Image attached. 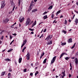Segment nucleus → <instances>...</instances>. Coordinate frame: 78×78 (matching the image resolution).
Listing matches in <instances>:
<instances>
[{
    "instance_id": "nucleus-1",
    "label": "nucleus",
    "mask_w": 78,
    "mask_h": 78,
    "mask_svg": "<svg viewBox=\"0 0 78 78\" xmlns=\"http://www.w3.org/2000/svg\"><path fill=\"white\" fill-rule=\"evenodd\" d=\"M52 37H53L52 35H49L45 39V40L48 41L47 43V45H50L52 44V41H50Z\"/></svg>"
},
{
    "instance_id": "nucleus-2",
    "label": "nucleus",
    "mask_w": 78,
    "mask_h": 78,
    "mask_svg": "<svg viewBox=\"0 0 78 78\" xmlns=\"http://www.w3.org/2000/svg\"><path fill=\"white\" fill-rule=\"evenodd\" d=\"M31 22V20L30 18H28L27 19L26 21V26H27V25H30V22Z\"/></svg>"
},
{
    "instance_id": "nucleus-3",
    "label": "nucleus",
    "mask_w": 78,
    "mask_h": 78,
    "mask_svg": "<svg viewBox=\"0 0 78 78\" xmlns=\"http://www.w3.org/2000/svg\"><path fill=\"white\" fill-rule=\"evenodd\" d=\"M5 5H6V4L5 3V1H2L1 8H3L5 6Z\"/></svg>"
},
{
    "instance_id": "nucleus-4",
    "label": "nucleus",
    "mask_w": 78,
    "mask_h": 78,
    "mask_svg": "<svg viewBox=\"0 0 78 78\" xmlns=\"http://www.w3.org/2000/svg\"><path fill=\"white\" fill-rule=\"evenodd\" d=\"M56 56H55L52 59V60H51V64H52L55 61V60H56Z\"/></svg>"
},
{
    "instance_id": "nucleus-5",
    "label": "nucleus",
    "mask_w": 78,
    "mask_h": 78,
    "mask_svg": "<svg viewBox=\"0 0 78 78\" xmlns=\"http://www.w3.org/2000/svg\"><path fill=\"white\" fill-rule=\"evenodd\" d=\"M65 71H64V72H62L61 73V76L62 78H64V76H66V74H65Z\"/></svg>"
},
{
    "instance_id": "nucleus-6",
    "label": "nucleus",
    "mask_w": 78,
    "mask_h": 78,
    "mask_svg": "<svg viewBox=\"0 0 78 78\" xmlns=\"http://www.w3.org/2000/svg\"><path fill=\"white\" fill-rule=\"evenodd\" d=\"M26 56H27V60H29L30 58V54H29V53H27V54L26 55Z\"/></svg>"
},
{
    "instance_id": "nucleus-7",
    "label": "nucleus",
    "mask_w": 78,
    "mask_h": 78,
    "mask_svg": "<svg viewBox=\"0 0 78 78\" xmlns=\"http://www.w3.org/2000/svg\"><path fill=\"white\" fill-rule=\"evenodd\" d=\"M19 6L20 5H22V4H23V2H22V0H19Z\"/></svg>"
},
{
    "instance_id": "nucleus-8",
    "label": "nucleus",
    "mask_w": 78,
    "mask_h": 78,
    "mask_svg": "<svg viewBox=\"0 0 78 78\" xmlns=\"http://www.w3.org/2000/svg\"><path fill=\"white\" fill-rule=\"evenodd\" d=\"M68 42L69 43L72 42V38H70L68 40Z\"/></svg>"
},
{
    "instance_id": "nucleus-9",
    "label": "nucleus",
    "mask_w": 78,
    "mask_h": 78,
    "mask_svg": "<svg viewBox=\"0 0 78 78\" xmlns=\"http://www.w3.org/2000/svg\"><path fill=\"white\" fill-rule=\"evenodd\" d=\"M75 63L76 64V65H78V59L76 58L75 59Z\"/></svg>"
},
{
    "instance_id": "nucleus-10",
    "label": "nucleus",
    "mask_w": 78,
    "mask_h": 78,
    "mask_svg": "<svg viewBox=\"0 0 78 78\" xmlns=\"http://www.w3.org/2000/svg\"><path fill=\"white\" fill-rule=\"evenodd\" d=\"M36 20H35L34 23L33 24L32 26V27H34V26L36 25Z\"/></svg>"
},
{
    "instance_id": "nucleus-11",
    "label": "nucleus",
    "mask_w": 78,
    "mask_h": 78,
    "mask_svg": "<svg viewBox=\"0 0 78 78\" xmlns=\"http://www.w3.org/2000/svg\"><path fill=\"white\" fill-rule=\"evenodd\" d=\"M24 17H23L22 19H21V20H20V19L19 20L20 21V22L21 23V22H23V20H24Z\"/></svg>"
},
{
    "instance_id": "nucleus-12",
    "label": "nucleus",
    "mask_w": 78,
    "mask_h": 78,
    "mask_svg": "<svg viewBox=\"0 0 78 78\" xmlns=\"http://www.w3.org/2000/svg\"><path fill=\"white\" fill-rule=\"evenodd\" d=\"M75 22L76 25H77V24L78 23V19H77L75 20Z\"/></svg>"
},
{
    "instance_id": "nucleus-13",
    "label": "nucleus",
    "mask_w": 78,
    "mask_h": 78,
    "mask_svg": "<svg viewBox=\"0 0 78 78\" xmlns=\"http://www.w3.org/2000/svg\"><path fill=\"white\" fill-rule=\"evenodd\" d=\"M27 40H25L24 41L23 44L25 45V44L27 43Z\"/></svg>"
},
{
    "instance_id": "nucleus-14",
    "label": "nucleus",
    "mask_w": 78,
    "mask_h": 78,
    "mask_svg": "<svg viewBox=\"0 0 78 78\" xmlns=\"http://www.w3.org/2000/svg\"><path fill=\"white\" fill-rule=\"evenodd\" d=\"M4 60L5 61H11V60L9 58H6L4 59Z\"/></svg>"
},
{
    "instance_id": "nucleus-15",
    "label": "nucleus",
    "mask_w": 78,
    "mask_h": 78,
    "mask_svg": "<svg viewBox=\"0 0 78 78\" xmlns=\"http://www.w3.org/2000/svg\"><path fill=\"white\" fill-rule=\"evenodd\" d=\"M47 18H48L47 15H45V16H44L43 17V19L44 20L46 19H47Z\"/></svg>"
},
{
    "instance_id": "nucleus-16",
    "label": "nucleus",
    "mask_w": 78,
    "mask_h": 78,
    "mask_svg": "<svg viewBox=\"0 0 78 78\" xmlns=\"http://www.w3.org/2000/svg\"><path fill=\"white\" fill-rule=\"evenodd\" d=\"M22 58H20L19 59V63H21V61H22Z\"/></svg>"
},
{
    "instance_id": "nucleus-17",
    "label": "nucleus",
    "mask_w": 78,
    "mask_h": 78,
    "mask_svg": "<svg viewBox=\"0 0 78 78\" xmlns=\"http://www.w3.org/2000/svg\"><path fill=\"white\" fill-rule=\"evenodd\" d=\"M37 11V9H36L32 10V12H36V11Z\"/></svg>"
},
{
    "instance_id": "nucleus-18",
    "label": "nucleus",
    "mask_w": 78,
    "mask_h": 78,
    "mask_svg": "<svg viewBox=\"0 0 78 78\" xmlns=\"http://www.w3.org/2000/svg\"><path fill=\"white\" fill-rule=\"evenodd\" d=\"M60 12H61V10H60L59 11L57 12V13H56V16H58V14H59Z\"/></svg>"
},
{
    "instance_id": "nucleus-19",
    "label": "nucleus",
    "mask_w": 78,
    "mask_h": 78,
    "mask_svg": "<svg viewBox=\"0 0 78 78\" xmlns=\"http://www.w3.org/2000/svg\"><path fill=\"white\" fill-rule=\"evenodd\" d=\"M26 48H27V47H24L22 50V52H24V51H25V49H26Z\"/></svg>"
},
{
    "instance_id": "nucleus-20",
    "label": "nucleus",
    "mask_w": 78,
    "mask_h": 78,
    "mask_svg": "<svg viewBox=\"0 0 78 78\" xmlns=\"http://www.w3.org/2000/svg\"><path fill=\"white\" fill-rule=\"evenodd\" d=\"M53 8V5H51L48 8V9H52V8Z\"/></svg>"
},
{
    "instance_id": "nucleus-21",
    "label": "nucleus",
    "mask_w": 78,
    "mask_h": 78,
    "mask_svg": "<svg viewBox=\"0 0 78 78\" xmlns=\"http://www.w3.org/2000/svg\"><path fill=\"white\" fill-rule=\"evenodd\" d=\"M75 44H76V43H74L73 46L71 48H72V49H73V48L75 47Z\"/></svg>"
},
{
    "instance_id": "nucleus-22",
    "label": "nucleus",
    "mask_w": 78,
    "mask_h": 78,
    "mask_svg": "<svg viewBox=\"0 0 78 78\" xmlns=\"http://www.w3.org/2000/svg\"><path fill=\"white\" fill-rule=\"evenodd\" d=\"M62 32L64 33V34H66V33H67V31H66L64 30H62Z\"/></svg>"
},
{
    "instance_id": "nucleus-23",
    "label": "nucleus",
    "mask_w": 78,
    "mask_h": 78,
    "mask_svg": "<svg viewBox=\"0 0 78 78\" xmlns=\"http://www.w3.org/2000/svg\"><path fill=\"white\" fill-rule=\"evenodd\" d=\"M5 73V72H2V73L1 76H3V75H4Z\"/></svg>"
},
{
    "instance_id": "nucleus-24",
    "label": "nucleus",
    "mask_w": 78,
    "mask_h": 78,
    "mask_svg": "<svg viewBox=\"0 0 78 78\" xmlns=\"http://www.w3.org/2000/svg\"><path fill=\"white\" fill-rule=\"evenodd\" d=\"M61 45H66V43H62Z\"/></svg>"
},
{
    "instance_id": "nucleus-25",
    "label": "nucleus",
    "mask_w": 78,
    "mask_h": 78,
    "mask_svg": "<svg viewBox=\"0 0 78 78\" xmlns=\"http://www.w3.org/2000/svg\"><path fill=\"white\" fill-rule=\"evenodd\" d=\"M12 50V49L11 48L7 52H11V51Z\"/></svg>"
},
{
    "instance_id": "nucleus-26",
    "label": "nucleus",
    "mask_w": 78,
    "mask_h": 78,
    "mask_svg": "<svg viewBox=\"0 0 78 78\" xmlns=\"http://www.w3.org/2000/svg\"><path fill=\"white\" fill-rule=\"evenodd\" d=\"M64 56V55L63 54V53H62V54H61L59 58L60 59V58H62V56Z\"/></svg>"
},
{
    "instance_id": "nucleus-27",
    "label": "nucleus",
    "mask_w": 78,
    "mask_h": 78,
    "mask_svg": "<svg viewBox=\"0 0 78 78\" xmlns=\"http://www.w3.org/2000/svg\"><path fill=\"white\" fill-rule=\"evenodd\" d=\"M47 61V58H45L44 61L43 63H45Z\"/></svg>"
},
{
    "instance_id": "nucleus-28",
    "label": "nucleus",
    "mask_w": 78,
    "mask_h": 78,
    "mask_svg": "<svg viewBox=\"0 0 78 78\" xmlns=\"http://www.w3.org/2000/svg\"><path fill=\"white\" fill-rule=\"evenodd\" d=\"M38 73H39V72H38V71H36V73H35V76H36V75H37Z\"/></svg>"
},
{
    "instance_id": "nucleus-29",
    "label": "nucleus",
    "mask_w": 78,
    "mask_h": 78,
    "mask_svg": "<svg viewBox=\"0 0 78 78\" xmlns=\"http://www.w3.org/2000/svg\"><path fill=\"white\" fill-rule=\"evenodd\" d=\"M70 66L71 67L70 68V70H72V63H70Z\"/></svg>"
},
{
    "instance_id": "nucleus-30",
    "label": "nucleus",
    "mask_w": 78,
    "mask_h": 78,
    "mask_svg": "<svg viewBox=\"0 0 78 78\" xmlns=\"http://www.w3.org/2000/svg\"><path fill=\"white\" fill-rule=\"evenodd\" d=\"M47 12H44V13L43 14V15H45V14H47Z\"/></svg>"
},
{
    "instance_id": "nucleus-31",
    "label": "nucleus",
    "mask_w": 78,
    "mask_h": 78,
    "mask_svg": "<svg viewBox=\"0 0 78 78\" xmlns=\"http://www.w3.org/2000/svg\"><path fill=\"white\" fill-rule=\"evenodd\" d=\"M29 30H30V31H33L34 30V29H32L31 28H29Z\"/></svg>"
},
{
    "instance_id": "nucleus-32",
    "label": "nucleus",
    "mask_w": 78,
    "mask_h": 78,
    "mask_svg": "<svg viewBox=\"0 0 78 78\" xmlns=\"http://www.w3.org/2000/svg\"><path fill=\"white\" fill-rule=\"evenodd\" d=\"M9 37H10V39H12V36L10 35L9 36Z\"/></svg>"
},
{
    "instance_id": "nucleus-33",
    "label": "nucleus",
    "mask_w": 78,
    "mask_h": 78,
    "mask_svg": "<svg viewBox=\"0 0 78 78\" xmlns=\"http://www.w3.org/2000/svg\"><path fill=\"white\" fill-rule=\"evenodd\" d=\"M32 5H33V3H31L30 4L29 8H31V7Z\"/></svg>"
},
{
    "instance_id": "nucleus-34",
    "label": "nucleus",
    "mask_w": 78,
    "mask_h": 78,
    "mask_svg": "<svg viewBox=\"0 0 78 78\" xmlns=\"http://www.w3.org/2000/svg\"><path fill=\"white\" fill-rule=\"evenodd\" d=\"M47 31V29H45L43 31V32L45 33Z\"/></svg>"
},
{
    "instance_id": "nucleus-35",
    "label": "nucleus",
    "mask_w": 78,
    "mask_h": 78,
    "mask_svg": "<svg viewBox=\"0 0 78 78\" xmlns=\"http://www.w3.org/2000/svg\"><path fill=\"white\" fill-rule=\"evenodd\" d=\"M67 20H66L65 22V25H66V24H67Z\"/></svg>"
},
{
    "instance_id": "nucleus-36",
    "label": "nucleus",
    "mask_w": 78,
    "mask_h": 78,
    "mask_svg": "<svg viewBox=\"0 0 78 78\" xmlns=\"http://www.w3.org/2000/svg\"><path fill=\"white\" fill-rule=\"evenodd\" d=\"M65 59L66 60H68V59H69V58L68 57H65Z\"/></svg>"
},
{
    "instance_id": "nucleus-37",
    "label": "nucleus",
    "mask_w": 78,
    "mask_h": 78,
    "mask_svg": "<svg viewBox=\"0 0 78 78\" xmlns=\"http://www.w3.org/2000/svg\"><path fill=\"white\" fill-rule=\"evenodd\" d=\"M63 55H67V54L66 53H64V52H63Z\"/></svg>"
},
{
    "instance_id": "nucleus-38",
    "label": "nucleus",
    "mask_w": 78,
    "mask_h": 78,
    "mask_svg": "<svg viewBox=\"0 0 78 78\" xmlns=\"http://www.w3.org/2000/svg\"><path fill=\"white\" fill-rule=\"evenodd\" d=\"M23 72H27V69H24Z\"/></svg>"
},
{
    "instance_id": "nucleus-39",
    "label": "nucleus",
    "mask_w": 78,
    "mask_h": 78,
    "mask_svg": "<svg viewBox=\"0 0 78 78\" xmlns=\"http://www.w3.org/2000/svg\"><path fill=\"white\" fill-rule=\"evenodd\" d=\"M53 17H54V14H53L51 15V18H52V19H53Z\"/></svg>"
},
{
    "instance_id": "nucleus-40",
    "label": "nucleus",
    "mask_w": 78,
    "mask_h": 78,
    "mask_svg": "<svg viewBox=\"0 0 78 78\" xmlns=\"http://www.w3.org/2000/svg\"><path fill=\"white\" fill-rule=\"evenodd\" d=\"M4 31V30L2 31V32L0 33V34H2V33H3Z\"/></svg>"
},
{
    "instance_id": "nucleus-41",
    "label": "nucleus",
    "mask_w": 78,
    "mask_h": 78,
    "mask_svg": "<svg viewBox=\"0 0 78 78\" xmlns=\"http://www.w3.org/2000/svg\"><path fill=\"white\" fill-rule=\"evenodd\" d=\"M15 8V6H14L13 8V9L12 11H14V9Z\"/></svg>"
},
{
    "instance_id": "nucleus-42",
    "label": "nucleus",
    "mask_w": 78,
    "mask_h": 78,
    "mask_svg": "<svg viewBox=\"0 0 78 78\" xmlns=\"http://www.w3.org/2000/svg\"><path fill=\"white\" fill-rule=\"evenodd\" d=\"M72 76L71 75V74H70L69 75V78H70Z\"/></svg>"
},
{
    "instance_id": "nucleus-43",
    "label": "nucleus",
    "mask_w": 78,
    "mask_h": 78,
    "mask_svg": "<svg viewBox=\"0 0 78 78\" xmlns=\"http://www.w3.org/2000/svg\"><path fill=\"white\" fill-rule=\"evenodd\" d=\"M43 34H42L41 35L40 37V38H41L42 37H43Z\"/></svg>"
},
{
    "instance_id": "nucleus-44",
    "label": "nucleus",
    "mask_w": 78,
    "mask_h": 78,
    "mask_svg": "<svg viewBox=\"0 0 78 78\" xmlns=\"http://www.w3.org/2000/svg\"><path fill=\"white\" fill-rule=\"evenodd\" d=\"M30 75L31 76H32V75H33V73H30Z\"/></svg>"
},
{
    "instance_id": "nucleus-45",
    "label": "nucleus",
    "mask_w": 78,
    "mask_h": 78,
    "mask_svg": "<svg viewBox=\"0 0 78 78\" xmlns=\"http://www.w3.org/2000/svg\"><path fill=\"white\" fill-rule=\"evenodd\" d=\"M12 35H13L14 36H16V34L15 33L14 34H12Z\"/></svg>"
},
{
    "instance_id": "nucleus-46",
    "label": "nucleus",
    "mask_w": 78,
    "mask_h": 78,
    "mask_svg": "<svg viewBox=\"0 0 78 78\" xmlns=\"http://www.w3.org/2000/svg\"><path fill=\"white\" fill-rule=\"evenodd\" d=\"M3 37H4V36H2V37L1 38V40H2L3 39Z\"/></svg>"
},
{
    "instance_id": "nucleus-47",
    "label": "nucleus",
    "mask_w": 78,
    "mask_h": 78,
    "mask_svg": "<svg viewBox=\"0 0 78 78\" xmlns=\"http://www.w3.org/2000/svg\"><path fill=\"white\" fill-rule=\"evenodd\" d=\"M44 54H45V53H44V52H43L42 53V54L41 55L42 56H44Z\"/></svg>"
},
{
    "instance_id": "nucleus-48",
    "label": "nucleus",
    "mask_w": 78,
    "mask_h": 78,
    "mask_svg": "<svg viewBox=\"0 0 78 78\" xmlns=\"http://www.w3.org/2000/svg\"><path fill=\"white\" fill-rule=\"evenodd\" d=\"M63 16L61 15L60 16V18H63Z\"/></svg>"
},
{
    "instance_id": "nucleus-49",
    "label": "nucleus",
    "mask_w": 78,
    "mask_h": 78,
    "mask_svg": "<svg viewBox=\"0 0 78 78\" xmlns=\"http://www.w3.org/2000/svg\"><path fill=\"white\" fill-rule=\"evenodd\" d=\"M5 20L6 22H8L9 20H8V19H6V20Z\"/></svg>"
},
{
    "instance_id": "nucleus-50",
    "label": "nucleus",
    "mask_w": 78,
    "mask_h": 78,
    "mask_svg": "<svg viewBox=\"0 0 78 78\" xmlns=\"http://www.w3.org/2000/svg\"><path fill=\"white\" fill-rule=\"evenodd\" d=\"M9 72H11L12 71V70H11V68L9 69Z\"/></svg>"
},
{
    "instance_id": "nucleus-51",
    "label": "nucleus",
    "mask_w": 78,
    "mask_h": 78,
    "mask_svg": "<svg viewBox=\"0 0 78 78\" xmlns=\"http://www.w3.org/2000/svg\"><path fill=\"white\" fill-rule=\"evenodd\" d=\"M33 23V21H32L30 23V24H31V23Z\"/></svg>"
},
{
    "instance_id": "nucleus-52",
    "label": "nucleus",
    "mask_w": 78,
    "mask_h": 78,
    "mask_svg": "<svg viewBox=\"0 0 78 78\" xmlns=\"http://www.w3.org/2000/svg\"><path fill=\"white\" fill-rule=\"evenodd\" d=\"M24 45H25L24 44H22V45H21V47H23V46H24Z\"/></svg>"
},
{
    "instance_id": "nucleus-53",
    "label": "nucleus",
    "mask_w": 78,
    "mask_h": 78,
    "mask_svg": "<svg viewBox=\"0 0 78 78\" xmlns=\"http://www.w3.org/2000/svg\"><path fill=\"white\" fill-rule=\"evenodd\" d=\"M11 75V73H9L8 74V76H9V75Z\"/></svg>"
},
{
    "instance_id": "nucleus-54",
    "label": "nucleus",
    "mask_w": 78,
    "mask_h": 78,
    "mask_svg": "<svg viewBox=\"0 0 78 78\" xmlns=\"http://www.w3.org/2000/svg\"><path fill=\"white\" fill-rule=\"evenodd\" d=\"M5 49H4V50H3V51H2V52H4V51H5Z\"/></svg>"
},
{
    "instance_id": "nucleus-55",
    "label": "nucleus",
    "mask_w": 78,
    "mask_h": 78,
    "mask_svg": "<svg viewBox=\"0 0 78 78\" xmlns=\"http://www.w3.org/2000/svg\"><path fill=\"white\" fill-rule=\"evenodd\" d=\"M34 2H37V0H34Z\"/></svg>"
},
{
    "instance_id": "nucleus-56",
    "label": "nucleus",
    "mask_w": 78,
    "mask_h": 78,
    "mask_svg": "<svg viewBox=\"0 0 78 78\" xmlns=\"http://www.w3.org/2000/svg\"><path fill=\"white\" fill-rule=\"evenodd\" d=\"M31 34H34V32H32L31 33Z\"/></svg>"
},
{
    "instance_id": "nucleus-57",
    "label": "nucleus",
    "mask_w": 78,
    "mask_h": 78,
    "mask_svg": "<svg viewBox=\"0 0 78 78\" xmlns=\"http://www.w3.org/2000/svg\"><path fill=\"white\" fill-rule=\"evenodd\" d=\"M43 57V56L42 55H41L40 57V59H41V58H42V57Z\"/></svg>"
},
{
    "instance_id": "nucleus-58",
    "label": "nucleus",
    "mask_w": 78,
    "mask_h": 78,
    "mask_svg": "<svg viewBox=\"0 0 78 78\" xmlns=\"http://www.w3.org/2000/svg\"><path fill=\"white\" fill-rule=\"evenodd\" d=\"M16 22H15L13 25V26H14V25H16Z\"/></svg>"
},
{
    "instance_id": "nucleus-59",
    "label": "nucleus",
    "mask_w": 78,
    "mask_h": 78,
    "mask_svg": "<svg viewBox=\"0 0 78 78\" xmlns=\"http://www.w3.org/2000/svg\"><path fill=\"white\" fill-rule=\"evenodd\" d=\"M69 22H71V20H69Z\"/></svg>"
},
{
    "instance_id": "nucleus-60",
    "label": "nucleus",
    "mask_w": 78,
    "mask_h": 78,
    "mask_svg": "<svg viewBox=\"0 0 78 78\" xmlns=\"http://www.w3.org/2000/svg\"><path fill=\"white\" fill-rule=\"evenodd\" d=\"M71 59H75V57H71Z\"/></svg>"
},
{
    "instance_id": "nucleus-61",
    "label": "nucleus",
    "mask_w": 78,
    "mask_h": 78,
    "mask_svg": "<svg viewBox=\"0 0 78 78\" xmlns=\"http://www.w3.org/2000/svg\"><path fill=\"white\" fill-rule=\"evenodd\" d=\"M19 25L20 27L21 26V24H20V23Z\"/></svg>"
},
{
    "instance_id": "nucleus-62",
    "label": "nucleus",
    "mask_w": 78,
    "mask_h": 78,
    "mask_svg": "<svg viewBox=\"0 0 78 78\" xmlns=\"http://www.w3.org/2000/svg\"><path fill=\"white\" fill-rule=\"evenodd\" d=\"M31 3H33V1H32L31 2Z\"/></svg>"
},
{
    "instance_id": "nucleus-63",
    "label": "nucleus",
    "mask_w": 78,
    "mask_h": 78,
    "mask_svg": "<svg viewBox=\"0 0 78 78\" xmlns=\"http://www.w3.org/2000/svg\"><path fill=\"white\" fill-rule=\"evenodd\" d=\"M72 30V29H70L69 30V31H71Z\"/></svg>"
},
{
    "instance_id": "nucleus-64",
    "label": "nucleus",
    "mask_w": 78,
    "mask_h": 78,
    "mask_svg": "<svg viewBox=\"0 0 78 78\" xmlns=\"http://www.w3.org/2000/svg\"><path fill=\"white\" fill-rule=\"evenodd\" d=\"M33 66V63L31 64V66Z\"/></svg>"
}]
</instances>
